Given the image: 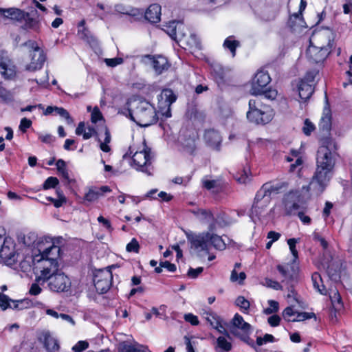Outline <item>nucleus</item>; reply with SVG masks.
<instances>
[{
  "mask_svg": "<svg viewBox=\"0 0 352 352\" xmlns=\"http://www.w3.org/2000/svg\"><path fill=\"white\" fill-rule=\"evenodd\" d=\"M283 184L265 183L257 191L252 208L250 211V217L252 219H259L263 216L266 208L270 204L272 197L280 192Z\"/></svg>",
  "mask_w": 352,
  "mask_h": 352,
  "instance_id": "obj_1",
  "label": "nucleus"
},
{
  "mask_svg": "<svg viewBox=\"0 0 352 352\" xmlns=\"http://www.w3.org/2000/svg\"><path fill=\"white\" fill-rule=\"evenodd\" d=\"M135 109L131 111L129 107L126 111L130 118L138 125L147 127L157 121L155 107L146 100H134Z\"/></svg>",
  "mask_w": 352,
  "mask_h": 352,
  "instance_id": "obj_2",
  "label": "nucleus"
},
{
  "mask_svg": "<svg viewBox=\"0 0 352 352\" xmlns=\"http://www.w3.org/2000/svg\"><path fill=\"white\" fill-rule=\"evenodd\" d=\"M249 109L246 118L251 123L256 124H265L270 122L273 113L270 108L265 105L261 98H256L249 100Z\"/></svg>",
  "mask_w": 352,
  "mask_h": 352,
  "instance_id": "obj_3",
  "label": "nucleus"
},
{
  "mask_svg": "<svg viewBox=\"0 0 352 352\" xmlns=\"http://www.w3.org/2000/svg\"><path fill=\"white\" fill-rule=\"evenodd\" d=\"M127 156L131 157L132 162L131 166L138 171L143 172L148 175H151L153 167L151 166L153 156L151 155V149L144 148L140 151H135L133 153V149L130 147L129 151L123 155V158Z\"/></svg>",
  "mask_w": 352,
  "mask_h": 352,
  "instance_id": "obj_4",
  "label": "nucleus"
},
{
  "mask_svg": "<svg viewBox=\"0 0 352 352\" xmlns=\"http://www.w3.org/2000/svg\"><path fill=\"white\" fill-rule=\"evenodd\" d=\"M333 170L332 169L316 166L311 181L308 186H303L302 189L307 192H311V195H320L329 184L333 176Z\"/></svg>",
  "mask_w": 352,
  "mask_h": 352,
  "instance_id": "obj_5",
  "label": "nucleus"
},
{
  "mask_svg": "<svg viewBox=\"0 0 352 352\" xmlns=\"http://www.w3.org/2000/svg\"><path fill=\"white\" fill-rule=\"evenodd\" d=\"M335 144L326 140L319 147L317 152L316 166L333 170L336 164Z\"/></svg>",
  "mask_w": 352,
  "mask_h": 352,
  "instance_id": "obj_6",
  "label": "nucleus"
},
{
  "mask_svg": "<svg viewBox=\"0 0 352 352\" xmlns=\"http://www.w3.org/2000/svg\"><path fill=\"white\" fill-rule=\"evenodd\" d=\"M29 49L30 62L25 66V69L30 72H35L42 68L46 60V55L40 48L37 43L32 40H28L23 44Z\"/></svg>",
  "mask_w": 352,
  "mask_h": 352,
  "instance_id": "obj_7",
  "label": "nucleus"
},
{
  "mask_svg": "<svg viewBox=\"0 0 352 352\" xmlns=\"http://www.w3.org/2000/svg\"><path fill=\"white\" fill-rule=\"evenodd\" d=\"M114 267V265H111L105 269H99L96 270L94 273V283L96 291L99 294H104L110 289L113 279L111 269Z\"/></svg>",
  "mask_w": 352,
  "mask_h": 352,
  "instance_id": "obj_8",
  "label": "nucleus"
},
{
  "mask_svg": "<svg viewBox=\"0 0 352 352\" xmlns=\"http://www.w3.org/2000/svg\"><path fill=\"white\" fill-rule=\"evenodd\" d=\"M164 30L170 36V37L175 41L179 45L182 44L186 39L188 29L179 21H171L164 25Z\"/></svg>",
  "mask_w": 352,
  "mask_h": 352,
  "instance_id": "obj_9",
  "label": "nucleus"
},
{
  "mask_svg": "<svg viewBox=\"0 0 352 352\" xmlns=\"http://www.w3.org/2000/svg\"><path fill=\"white\" fill-rule=\"evenodd\" d=\"M231 323V333L246 342L249 338V335L252 333V326L246 322L239 314L234 315Z\"/></svg>",
  "mask_w": 352,
  "mask_h": 352,
  "instance_id": "obj_10",
  "label": "nucleus"
},
{
  "mask_svg": "<svg viewBox=\"0 0 352 352\" xmlns=\"http://www.w3.org/2000/svg\"><path fill=\"white\" fill-rule=\"evenodd\" d=\"M186 238L190 243V248L195 251L206 252L209 253L210 250V232H201L198 234L192 232L186 233Z\"/></svg>",
  "mask_w": 352,
  "mask_h": 352,
  "instance_id": "obj_11",
  "label": "nucleus"
},
{
  "mask_svg": "<svg viewBox=\"0 0 352 352\" xmlns=\"http://www.w3.org/2000/svg\"><path fill=\"white\" fill-rule=\"evenodd\" d=\"M334 33L330 29L318 31L311 36L310 43L330 52L333 44Z\"/></svg>",
  "mask_w": 352,
  "mask_h": 352,
  "instance_id": "obj_12",
  "label": "nucleus"
},
{
  "mask_svg": "<svg viewBox=\"0 0 352 352\" xmlns=\"http://www.w3.org/2000/svg\"><path fill=\"white\" fill-rule=\"evenodd\" d=\"M38 255L39 256L37 259L36 268L40 270L41 274L37 280L45 281L47 278H50L51 276L56 274L58 267V261H51L47 258H42V255Z\"/></svg>",
  "mask_w": 352,
  "mask_h": 352,
  "instance_id": "obj_13",
  "label": "nucleus"
},
{
  "mask_svg": "<svg viewBox=\"0 0 352 352\" xmlns=\"http://www.w3.org/2000/svg\"><path fill=\"white\" fill-rule=\"evenodd\" d=\"M47 280H49L48 286L50 290L54 292H65L71 287L69 278L63 273H56L51 276Z\"/></svg>",
  "mask_w": 352,
  "mask_h": 352,
  "instance_id": "obj_14",
  "label": "nucleus"
},
{
  "mask_svg": "<svg viewBox=\"0 0 352 352\" xmlns=\"http://www.w3.org/2000/svg\"><path fill=\"white\" fill-rule=\"evenodd\" d=\"M270 80L271 78L267 72H258L252 79L250 94L254 96L261 95L264 88L270 83Z\"/></svg>",
  "mask_w": 352,
  "mask_h": 352,
  "instance_id": "obj_15",
  "label": "nucleus"
},
{
  "mask_svg": "<svg viewBox=\"0 0 352 352\" xmlns=\"http://www.w3.org/2000/svg\"><path fill=\"white\" fill-rule=\"evenodd\" d=\"M300 194L298 191H290L284 196L283 204L287 215L294 214L300 208Z\"/></svg>",
  "mask_w": 352,
  "mask_h": 352,
  "instance_id": "obj_16",
  "label": "nucleus"
},
{
  "mask_svg": "<svg viewBox=\"0 0 352 352\" xmlns=\"http://www.w3.org/2000/svg\"><path fill=\"white\" fill-rule=\"evenodd\" d=\"M16 73L14 62L4 52L0 53V74L5 79H12Z\"/></svg>",
  "mask_w": 352,
  "mask_h": 352,
  "instance_id": "obj_17",
  "label": "nucleus"
},
{
  "mask_svg": "<svg viewBox=\"0 0 352 352\" xmlns=\"http://www.w3.org/2000/svg\"><path fill=\"white\" fill-rule=\"evenodd\" d=\"M0 257L7 265L12 266L19 261V255L16 254L12 243L5 241L0 250Z\"/></svg>",
  "mask_w": 352,
  "mask_h": 352,
  "instance_id": "obj_18",
  "label": "nucleus"
},
{
  "mask_svg": "<svg viewBox=\"0 0 352 352\" xmlns=\"http://www.w3.org/2000/svg\"><path fill=\"white\" fill-rule=\"evenodd\" d=\"M330 52L327 49L318 48L317 46L310 43L307 50V56L313 63H319L323 62L328 56Z\"/></svg>",
  "mask_w": 352,
  "mask_h": 352,
  "instance_id": "obj_19",
  "label": "nucleus"
},
{
  "mask_svg": "<svg viewBox=\"0 0 352 352\" xmlns=\"http://www.w3.org/2000/svg\"><path fill=\"white\" fill-rule=\"evenodd\" d=\"M38 338L39 341L43 344L44 347L48 352H55L58 351L59 344L58 340L52 336L49 331H42Z\"/></svg>",
  "mask_w": 352,
  "mask_h": 352,
  "instance_id": "obj_20",
  "label": "nucleus"
},
{
  "mask_svg": "<svg viewBox=\"0 0 352 352\" xmlns=\"http://www.w3.org/2000/svg\"><path fill=\"white\" fill-rule=\"evenodd\" d=\"M145 58L151 60V64L157 74H161L163 72L167 70L170 66L168 60L164 56L146 55Z\"/></svg>",
  "mask_w": 352,
  "mask_h": 352,
  "instance_id": "obj_21",
  "label": "nucleus"
},
{
  "mask_svg": "<svg viewBox=\"0 0 352 352\" xmlns=\"http://www.w3.org/2000/svg\"><path fill=\"white\" fill-rule=\"evenodd\" d=\"M148 349L136 342H123L119 344V352H148Z\"/></svg>",
  "mask_w": 352,
  "mask_h": 352,
  "instance_id": "obj_22",
  "label": "nucleus"
},
{
  "mask_svg": "<svg viewBox=\"0 0 352 352\" xmlns=\"http://www.w3.org/2000/svg\"><path fill=\"white\" fill-rule=\"evenodd\" d=\"M161 6L159 4H151L145 12V19L151 23H157L160 20Z\"/></svg>",
  "mask_w": 352,
  "mask_h": 352,
  "instance_id": "obj_23",
  "label": "nucleus"
},
{
  "mask_svg": "<svg viewBox=\"0 0 352 352\" xmlns=\"http://www.w3.org/2000/svg\"><path fill=\"white\" fill-rule=\"evenodd\" d=\"M299 97L302 101H307L311 96L314 89L313 84H309L305 80H300L298 87Z\"/></svg>",
  "mask_w": 352,
  "mask_h": 352,
  "instance_id": "obj_24",
  "label": "nucleus"
},
{
  "mask_svg": "<svg viewBox=\"0 0 352 352\" xmlns=\"http://www.w3.org/2000/svg\"><path fill=\"white\" fill-rule=\"evenodd\" d=\"M3 16L6 18L22 22L28 16V12L16 8H10L3 10Z\"/></svg>",
  "mask_w": 352,
  "mask_h": 352,
  "instance_id": "obj_25",
  "label": "nucleus"
},
{
  "mask_svg": "<svg viewBox=\"0 0 352 352\" xmlns=\"http://www.w3.org/2000/svg\"><path fill=\"white\" fill-rule=\"evenodd\" d=\"M206 320L212 328L217 329L221 333H227L225 327L221 324V318L214 313H206Z\"/></svg>",
  "mask_w": 352,
  "mask_h": 352,
  "instance_id": "obj_26",
  "label": "nucleus"
},
{
  "mask_svg": "<svg viewBox=\"0 0 352 352\" xmlns=\"http://www.w3.org/2000/svg\"><path fill=\"white\" fill-rule=\"evenodd\" d=\"M204 138L208 144L211 146L218 148L221 142V138L219 133L214 130L206 131L204 134Z\"/></svg>",
  "mask_w": 352,
  "mask_h": 352,
  "instance_id": "obj_27",
  "label": "nucleus"
},
{
  "mask_svg": "<svg viewBox=\"0 0 352 352\" xmlns=\"http://www.w3.org/2000/svg\"><path fill=\"white\" fill-rule=\"evenodd\" d=\"M320 129L322 131H329L331 127V113L329 107L323 110L322 116L319 124Z\"/></svg>",
  "mask_w": 352,
  "mask_h": 352,
  "instance_id": "obj_28",
  "label": "nucleus"
},
{
  "mask_svg": "<svg viewBox=\"0 0 352 352\" xmlns=\"http://www.w3.org/2000/svg\"><path fill=\"white\" fill-rule=\"evenodd\" d=\"M162 98L165 100V102L167 104L168 109L167 111L163 113L166 118H169L171 116L170 107L171 104H173L176 100V96L170 89H164L162 93Z\"/></svg>",
  "mask_w": 352,
  "mask_h": 352,
  "instance_id": "obj_29",
  "label": "nucleus"
},
{
  "mask_svg": "<svg viewBox=\"0 0 352 352\" xmlns=\"http://www.w3.org/2000/svg\"><path fill=\"white\" fill-rule=\"evenodd\" d=\"M60 248L58 246L52 245L50 247L47 248L42 252H40V255H42V258H47L51 261H57L59 256ZM39 252H41L39 250Z\"/></svg>",
  "mask_w": 352,
  "mask_h": 352,
  "instance_id": "obj_30",
  "label": "nucleus"
},
{
  "mask_svg": "<svg viewBox=\"0 0 352 352\" xmlns=\"http://www.w3.org/2000/svg\"><path fill=\"white\" fill-rule=\"evenodd\" d=\"M180 46L183 48L200 49L201 45L199 39L194 34H188L186 39Z\"/></svg>",
  "mask_w": 352,
  "mask_h": 352,
  "instance_id": "obj_31",
  "label": "nucleus"
},
{
  "mask_svg": "<svg viewBox=\"0 0 352 352\" xmlns=\"http://www.w3.org/2000/svg\"><path fill=\"white\" fill-rule=\"evenodd\" d=\"M25 21L24 29H32L34 31H38L41 26L39 19L31 16V13L28 12V16L23 19Z\"/></svg>",
  "mask_w": 352,
  "mask_h": 352,
  "instance_id": "obj_32",
  "label": "nucleus"
},
{
  "mask_svg": "<svg viewBox=\"0 0 352 352\" xmlns=\"http://www.w3.org/2000/svg\"><path fill=\"white\" fill-rule=\"evenodd\" d=\"M232 345L225 337L219 336L217 339V344L214 346L216 352H229L232 350Z\"/></svg>",
  "mask_w": 352,
  "mask_h": 352,
  "instance_id": "obj_33",
  "label": "nucleus"
},
{
  "mask_svg": "<svg viewBox=\"0 0 352 352\" xmlns=\"http://www.w3.org/2000/svg\"><path fill=\"white\" fill-rule=\"evenodd\" d=\"M192 212L203 223H209L214 220V215L210 210L198 209Z\"/></svg>",
  "mask_w": 352,
  "mask_h": 352,
  "instance_id": "obj_34",
  "label": "nucleus"
},
{
  "mask_svg": "<svg viewBox=\"0 0 352 352\" xmlns=\"http://www.w3.org/2000/svg\"><path fill=\"white\" fill-rule=\"evenodd\" d=\"M210 247L212 246L217 250H223L226 245L222 238L215 234L210 232Z\"/></svg>",
  "mask_w": 352,
  "mask_h": 352,
  "instance_id": "obj_35",
  "label": "nucleus"
},
{
  "mask_svg": "<svg viewBox=\"0 0 352 352\" xmlns=\"http://www.w3.org/2000/svg\"><path fill=\"white\" fill-rule=\"evenodd\" d=\"M78 35L80 38L89 43L91 46L98 44L97 40L91 35V32L86 28L79 29L78 30Z\"/></svg>",
  "mask_w": 352,
  "mask_h": 352,
  "instance_id": "obj_36",
  "label": "nucleus"
},
{
  "mask_svg": "<svg viewBox=\"0 0 352 352\" xmlns=\"http://www.w3.org/2000/svg\"><path fill=\"white\" fill-rule=\"evenodd\" d=\"M223 47L230 51L232 56L236 55V50L240 45L239 41L235 40L233 36H230L223 42Z\"/></svg>",
  "mask_w": 352,
  "mask_h": 352,
  "instance_id": "obj_37",
  "label": "nucleus"
},
{
  "mask_svg": "<svg viewBox=\"0 0 352 352\" xmlns=\"http://www.w3.org/2000/svg\"><path fill=\"white\" fill-rule=\"evenodd\" d=\"M39 255L35 254L34 256H26L23 260L19 262L21 268L26 271L31 267L32 265H37V259Z\"/></svg>",
  "mask_w": 352,
  "mask_h": 352,
  "instance_id": "obj_38",
  "label": "nucleus"
},
{
  "mask_svg": "<svg viewBox=\"0 0 352 352\" xmlns=\"http://www.w3.org/2000/svg\"><path fill=\"white\" fill-rule=\"evenodd\" d=\"M311 280L315 289H316L321 294H326L327 290L322 284V280L318 273H314Z\"/></svg>",
  "mask_w": 352,
  "mask_h": 352,
  "instance_id": "obj_39",
  "label": "nucleus"
},
{
  "mask_svg": "<svg viewBox=\"0 0 352 352\" xmlns=\"http://www.w3.org/2000/svg\"><path fill=\"white\" fill-rule=\"evenodd\" d=\"M212 74L215 80L220 83L223 82L226 78V71L220 65H216L212 67Z\"/></svg>",
  "mask_w": 352,
  "mask_h": 352,
  "instance_id": "obj_40",
  "label": "nucleus"
},
{
  "mask_svg": "<svg viewBox=\"0 0 352 352\" xmlns=\"http://www.w3.org/2000/svg\"><path fill=\"white\" fill-rule=\"evenodd\" d=\"M302 16L301 13H295L290 16L288 25L292 29H295L296 26L302 25Z\"/></svg>",
  "mask_w": 352,
  "mask_h": 352,
  "instance_id": "obj_41",
  "label": "nucleus"
},
{
  "mask_svg": "<svg viewBox=\"0 0 352 352\" xmlns=\"http://www.w3.org/2000/svg\"><path fill=\"white\" fill-rule=\"evenodd\" d=\"M30 302L28 300H12L10 307L12 309L22 310L30 307Z\"/></svg>",
  "mask_w": 352,
  "mask_h": 352,
  "instance_id": "obj_42",
  "label": "nucleus"
},
{
  "mask_svg": "<svg viewBox=\"0 0 352 352\" xmlns=\"http://www.w3.org/2000/svg\"><path fill=\"white\" fill-rule=\"evenodd\" d=\"M55 112L56 114L59 115L62 118H65L67 121V123L68 124H72L74 122L73 119L70 116L69 112L63 107H56L55 108Z\"/></svg>",
  "mask_w": 352,
  "mask_h": 352,
  "instance_id": "obj_43",
  "label": "nucleus"
},
{
  "mask_svg": "<svg viewBox=\"0 0 352 352\" xmlns=\"http://www.w3.org/2000/svg\"><path fill=\"white\" fill-rule=\"evenodd\" d=\"M327 273L331 280H337L340 278L338 270L335 268L334 263H331L328 265Z\"/></svg>",
  "mask_w": 352,
  "mask_h": 352,
  "instance_id": "obj_44",
  "label": "nucleus"
},
{
  "mask_svg": "<svg viewBox=\"0 0 352 352\" xmlns=\"http://www.w3.org/2000/svg\"><path fill=\"white\" fill-rule=\"evenodd\" d=\"M268 304L270 307L264 309V314L270 315L274 313H276L278 311L279 305L277 301L274 300H269Z\"/></svg>",
  "mask_w": 352,
  "mask_h": 352,
  "instance_id": "obj_45",
  "label": "nucleus"
},
{
  "mask_svg": "<svg viewBox=\"0 0 352 352\" xmlns=\"http://www.w3.org/2000/svg\"><path fill=\"white\" fill-rule=\"evenodd\" d=\"M0 100L6 103L13 100V97L10 91L2 87H0Z\"/></svg>",
  "mask_w": 352,
  "mask_h": 352,
  "instance_id": "obj_46",
  "label": "nucleus"
},
{
  "mask_svg": "<svg viewBox=\"0 0 352 352\" xmlns=\"http://www.w3.org/2000/svg\"><path fill=\"white\" fill-rule=\"evenodd\" d=\"M58 198L54 199L52 197H47V199L50 200L52 203H53L54 206L56 208L60 207L64 203L66 202V198L63 195V194L59 191H57Z\"/></svg>",
  "mask_w": 352,
  "mask_h": 352,
  "instance_id": "obj_47",
  "label": "nucleus"
},
{
  "mask_svg": "<svg viewBox=\"0 0 352 352\" xmlns=\"http://www.w3.org/2000/svg\"><path fill=\"white\" fill-rule=\"evenodd\" d=\"M59 181L55 177H48L44 182L43 185V188L45 190H47L50 188H54L58 184Z\"/></svg>",
  "mask_w": 352,
  "mask_h": 352,
  "instance_id": "obj_48",
  "label": "nucleus"
},
{
  "mask_svg": "<svg viewBox=\"0 0 352 352\" xmlns=\"http://www.w3.org/2000/svg\"><path fill=\"white\" fill-rule=\"evenodd\" d=\"M12 300L7 295L0 293V307L2 310L10 308Z\"/></svg>",
  "mask_w": 352,
  "mask_h": 352,
  "instance_id": "obj_49",
  "label": "nucleus"
},
{
  "mask_svg": "<svg viewBox=\"0 0 352 352\" xmlns=\"http://www.w3.org/2000/svg\"><path fill=\"white\" fill-rule=\"evenodd\" d=\"M126 249L127 252L138 253L139 252L140 245L136 239L133 238L131 242L126 245Z\"/></svg>",
  "mask_w": 352,
  "mask_h": 352,
  "instance_id": "obj_50",
  "label": "nucleus"
},
{
  "mask_svg": "<svg viewBox=\"0 0 352 352\" xmlns=\"http://www.w3.org/2000/svg\"><path fill=\"white\" fill-rule=\"evenodd\" d=\"M104 61L108 67H115L117 65L122 64L124 60L122 58L116 57L113 58H105Z\"/></svg>",
  "mask_w": 352,
  "mask_h": 352,
  "instance_id": "obj_51",
  "label": "nucleus"
},
{
  "mask_svg": "<svg viewBox=\"0 0 352 352\" xmlns=\"http://www.w3.org/2000/svg\"><path fill=\"white\" fill-rule=\"evenodd\" d=\"M100 197L97 189H91L85 195V199L88 201H94Z\"/></svg>",
  "mask_w": 352,
  "mask_h": 352,
  "instance_id": "obj_52",
  "label": "nucleus"
},
{
  "mask_svg": "<svg viewBox=\"0 0 352 352\" xmlns=\"http://www.w3.org/2000/svg\"><path fill=\"white\" fill-rule=\"evenodd\" d=\"M298 240L296 239L292 238L287 240V244L289 245V250L294 256V261L298 258V251L296 248V244L297 243Z\"/></svg>",
  "mask_w": 352,
  "mask_h": 352,
  "instance_id": "obj_53",
  "label": "nucleus"
},
{
  "mask_svg": "<svg viewBox=\"0 0 352 352\" xmlns=\"http://www.w3.org/2000/svg\"><path fill=\"white\" fill-rule=\"evenodd\" d=\"M236 306L241 307V309H244L245 310H248L250 308V302L245 299L243 296H239L236 299L235 302Z\"/></svg>",
  "mask_w": 352,
  "mask_h": 352,
  "instance_id": "obj_54",
  "label": "nucleus"
},
{
  "mask_svg": "<svg viewBox=\"0 0 352 352\" xmlns=\"http://www.w3.org/2000/svg\"><path fill=\"white\" fill-rule=\"evenodd\" d=\"M264 285H265L268 287L272 288L275 290H281L282 289V286L280 285V284L278 282H277L276 280H273L270 278L265 279Z\"/></svg>",
  "mask_w": 352,
  "mask_h": 352,
  "instance_id": "obj_55",
  "label": "nucleus"
},
{
  "mask_svg": "<svg viewBox=\"0 0 352 352\" xmlns=\"http://www.w3.org/2000/svg\"><path fill=\"white\" fill-rule=\"evenodd\" d=\"M314 316H315V314L314 313L297 312V318L293 319L292 322L303 321L307 319H310Z\"/></svg>",
  "mask_w": 352,
  "mask_h": 352,
  "instance_id": "obj_56",
  "label": "nucleus"
},
{
  "mask_svg": "<svg viewBox=\"0 0 352 352\" xmlns=\"http://www.w3.org/2000/svg\"><path fill=\"white\" fill-rule=\"evenodd\" d=\"M314 129L315 126L314 124L310 122L309 120L306 119L305 120L304 126L302 127L303 133L307 135H309Z\"/></svg>",
  "mask_w": 352,
  "mask_h": 352,
  "instance_id": "obj_57",
  "label": "nucleus"
},
{
  "mask_svg": "<svg viewBox=\"0 0 352 352\" xmlns=\"http://www.w3.org/2000/svg\"><path fill=\"white\" fill-rule=\"evenodd\" d=\"M89 343L87 341H79L72 347V350L74 352H82L87 349Z\"/></svg>",
  "mask_w": 352,
  "mask_h": 352,
  "instance_id": "obj_58",
  "label": "nucleus"
},
{
  "mask_svg": "<svg viewBox=\"0 0 352 352\" xmlns=\"http://www.w3.org/2000/svg\"><path fill=\"white\" fill-rule=\"evenodd\" d=\"M296 314H297V312H296L292 307H287L283 311V317L287 321H292L293 319H292L291 317Z\"/></svg>",
  "mask_w": 352,
  "mask_h": 352,
  "instance_id": "obj_59",
  "label": "nucleus"
},
{
  "mask_svg": "<svg viewBox=\"0 0 352 352\" xmlns=\"http://www.w3.org/2000/svg\"><path fill=\"white\" fill-rule=\"evenodd\" d=\"M184 320L190 323L192 325L196 326L199 324V320L197 316H195L192 314H186L184 316Z\"/></svg>",
  "mask_w": 352,
  "mask_h": 352,
  "instance_id": "obj_60",
  "label": "nucleus"
},
{
  "mask_svg": "<svg viewBox=\"0 0 352 352\" xmlns=\"http://www.w3.org/2000/svg\"><path fill=\"white\" fill-rule=\"evenodd\" d=\"M314 239L319 242L320 245L323 248L324 250H327L328 248V242L318 233H314Z\"/></svg>",
  "mask_w": 352,
  "mask_h": 352,
  "instance_id": "obj_61",
  "label": "nucleus"
},
{
  "mask_svg": "<svg viewBox=\"0 0 352 352\" xmlns=\"http://www.w3.org/2000/svg\"><path fill=\"white\" fill-rule=\"evenodd\" d=\"M102 118V116L101 112L100 111L98 107H95L91 113V122L94 123L97 122L98 120Z\"/></svg>",
  "mask_w": 352,
  "mask_h": 352,
  "instance_id": "obj_62",
  "label": "nucleus"
},
{
  "mask_svg": "<svg viewBox=\"0 0 352 352\" xmlns=\"http://www.w3.org/2000/svg\"><path fill=\"white\" fill-rule=\"evenodd\" d=\"M204 269L201 267H197L196 269L190 267L187 275L191 278H196L202 272Z\"/></svg>",
  "mask_w": 352,
  "mask_h": 352,
  "instance_id": "obj_63",
  "label": "nucleus"
},
{
  "mask_svg": "<svg viewBox=\"0 0 352 352\" xmlns=\"http://www.w3.org/2000/svg\"><path fill=\"white\" fill-rule=\"evenodd\" d=\"M32 125V121L26 118H23L21 119L19 129L22 132H25L28 129H29Z\"/></svg>",
  "mask_w": 352,
  "mask_h": 352,
  "instance_id": "obj_64",
  "label": "nucleus"
}]
</instances>
